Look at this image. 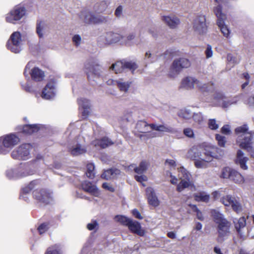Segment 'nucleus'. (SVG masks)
<instances>
[{"instance_id": "9b49d317", "label": "nucleus", "mask_w": 254, "mask_h": 254, "mask_svg": "<svg viewBox=\"0 0 254 254\" xmlns=\"http://www.w3.org/2000/svg\"><path fill=\"white\" fill-rule=\"evenodd\" d=\"M137 67L134 62H117L112 65L110 69L114 70L116 73L122 72L126 69L129 70L133 73Z\"/></svg>"}, {"instance_id": "4c0bfd02", "label": "nucleus", "mask_w": 254, "mask_h": 254, "mask_svg": "<svg viewBox=\"0 0 254 254\" xmlns=\"http://www.w3.org/2000/svg\"><path fill=\"white\" fill-rule=\"evenodd\" d=\"M136 36L135 33H130L127 35L126 37L123 36V39H122L121 44L123 45L131 46L133 44L132 40L134 39Z\"/></svg>"}, {"instance_id": "423d86ee", "label": "nucleus", "mask_w": 254, "mask_h": 254, "mask_svg": "<svg viewBox=\"0 0 254 254\" xmlns=\"http://www.w3.org/2000/svg\"><path fill=\"white\" fill-rule=\"evenodd\" d=\"M26 9L24 7L21 5L14 6L5 16L6 22L16 24L25 14Z\"/></svg>"}, {"instance_id": "bf43d9fd", "label": "nucleus", "mask_w": 254, "mask_h": 254, "mask_svg": "<svg viewBox=\"0 0 254 254\" xmlns=\"http://www.w3.org/2000/svg\"><path fill=\"white\" fill-rule=\"evenodd\" d=\"M98 223L96 221H92L87 225V228L89 230H94L97 229Z\"/></svg>"}, {"instance_id": "f8f14e48", "label": "nucleus", "mask_w": 254, "mask_h": 254, "mask_svg": "<svg viewBox=\"0 0 254 254\" xmlns=\"http://www.w3.org/2000/svg\"><path fill=\"white\" fill-rule=\"evenodd\" d=\"M149 124L143 120L138 121L135 125L134 130L135 135L142 139L145 138H149L148 133L149 130Z\"/></svg>"}, {"instance_id": "cd10ccee", "label": "nucleus", "mask_w": 254, "mask_h": 254, "mask_svg": "<svg viewBox=\"0 0 254 254\" xmlns=\"http://www.w3.org/2000/svg\"><path fill=\"white\" fill-rule=\"evenodd\" d=\"M149 163L146 161H142L139 164L138 166H136L135 164H131L128 166L129 169H133L134 172L138 174H142L146 172Z\"/></svg>"}, {"instance_id": "0e129e2a", "label": "nucleus", "mask_w": 254, "mask_h": 254, "mask_svg": "<svg viewBox=\"0 0 254 254\" xmlns=\"http://www.w3.org/2000/svg\"><path fill=\"white\" fill-rule=\"evenodd\" d=\"M135 179L138 182L142 183L147 180V178L146 176L141 175L140 176H135Z\"/></svg>"}, {"instance_id": "dca6fc26", "label": "nucleus", "mask_w": 254, "mask_h": 254, "mask_svg": "<svg viewBox=\"0 0 254 254\" xmlns=\"http://www.w3.org/2000/svg\"><path fill=\"white\" fill-rule=\"evenodd\" d=\"M193 28L196 34L202 35L207 31L206 17L204 15H199L193 21Z\"/></svg>"}, {"instance_id": "7ed1b4c3", "label": "nucleus", "mask_w": 254, "mask_h": 254, "mask_svg": "<svg viewBox=\"0 0 254 254\" xmlns=\"http://www.w3.org/2000/svg\"><path fill=\"white\" fill-rule=\"evenodd\" d=\"M208 85V84L202 83L194 77L189 76L182 79L179 89L190 90L194 89L196 86L198 89L201 92H206L209 90Z\"/></svg>"}, {"instance_id": "39448f33", "label": "nucleus", "mask_w": 254, "mask_h": 254, "mask_svg": "<svg viewBox=\"0 0 254 254\" xmlns=\"http://www.w3.org/2000/svg\"><path fill=\"white\" fill-rule=\"evenodd\" d=\"M190 66V61L186 58H179L175 60L169 71L168 75L171 78H175L183 68H187Z\"/></svg>"}, {"instance_id": "603ef678", "label": "nucleus", "mask_w": 254, "mask_h": 254, "mask_svg": "<svg viewBox=\"0 0 254 254\" xmlns=\"http://www.w3.org/2000/svg\"><path fill=\"white\" fill-rule=\"evenodd\" d=\"M246 225V219L244 217H241L238 223L236 224V228L237 231L239 232L240 230L242 228H244Z\"/></svg>"}, {"instance_id": "79ce46f5", "label": "nucleus", "mask_w": 254, "mask_h": 254, "mask_svg": "<svg viewBox=\"0 0 254 254\" xmlns=\"http://www.w3.org/2000/svg\"><path fill=\"white\" fill-rule=\"evenodd\" d=\"M240 95H244V97L242 98L241 101L249 107H254V96L248 97L246 94L243 93Z\"/></svg>"}, {"instance_id": "774afa93", "label": "nucleus", "mask_w": 254, "mask_h": 254, "mask_svg": "<svg viewBox=\"0 0 254 254\" xmlns=\"http://www.w3.org/2000/svg\"><path fill=\"white\" fill-rule=\"evenodd\" d=\"M149 130L150 129L155 130L159 131L160 130V125H157L155 124H149Z\"/></svg>"}, {"instance_id": "4be33fe9", "label": "nucleus", "mask_w": 254, "mask_h": 254, "mask_svg": "<svg viewBox=\"0 0 254 254\" xmlns=\"http://www.w3.org/2000/svg\"><path fill=\"white\" fill-rule=\"evenodd\" d=\"M55 95V89L54 83L50 82L48 83L42 93V97L45 99H50L53 98Z\"/></svg>"}, {"instance_id": "58836bf2", "label": "nucleus", "mask_w": 254, "mask_h": 254, "mask_svg": "<svg viewBox=\"0 0 254 254\" xmlns=\"http://www.w3.org/2000/svg\"><path fill=\"white\" fill-rule=\"evenodd\" d=\"M193 113L189 109H184L180 110L178 115L179 117L185 120H189L193 116Z\"/></svg>"}, {"instance_id": "f257e3e1", "label": "nucleus", "mask_w": 254, "mask_h": 254, "mask_svg": "<svg viewBox=\"0 0 254 254\" xmlns=\"http://www.w3.org/2000/svg\"><path fill=\"white\" fill-rule=\"evenodd\" d=\"M248 127L245 125L235 129L237 135V143L242 148L249 151L252 157L254 158V149L252 147V134L248 132Z\"/></svg>"}, {"instance_id": "de8ad7c7", "label": "nucleus", "mask_w": 254, "mask_h": 254, "mask_svg": "<svg viewBox=\"0 0 254 254\" xmlns=\"http://www.w3.org/2000/svg\"><path fill=\"white\" fill-rule=\"evenodd\" d=\"M192 118L194 121L199 125H201L204 121L203 115L200 112L193 113Z\"/></svg>"}, {"instance_id": "69168bd1", "label": "nucleus", "mask_w": 254, "mask_h": 254, "mask_svg": "<svg viewBox=\"0 0 254 254\" xmlns=\"http://www.w3.org/2000/svg\"><path fill=\"white\" fill-rule=\"evenodd\" d=\"M102 187L104 189L108 190L111 192H114L115 190L114 188L111 185H110L109 184L107 183H103L102 185Z\"/></svg>"}, {"instance_id": "f3484780", "label": "nucleus", "mask_w": 254, "mask_h": 254, "mask_svg": "<svg viewBox=\"0 0 254 254\" xmlns=\"http://www.w3.org/2000/svg\"><path fill=\"white\" fill-rule=\"evenodd\" d=\"M33 194L35 199L45 203H49L51 198V194L43 189L35 190Z\"/></svg>"}, {"instance_id": "3c124183", "label": "nucleus", "mask_w": 254, "mask_h": 254, "mask_svg": "<svg viewBox=\"0 0 254 254\" xmlns=\"http://www.w3.org/2000/svg\"><path fill=\"white\" fill-rule=\"evenodd\" d=\"M227 61L228 64L231 66H233L235 64H238L239 61L235 57L233 56L231 54L227 55Z\"/></svg>"}, {"instance_id": "0eeeda50", "label": "nucleus", "mask_w": 254, "mask_h": 254, "mask_svg": "<svg viewBox=\"0 0 254 254\" xmlns=\"http://www.w3.org/2000/svg\"><path fill=\"white\" fill-rule=\"evenodd\" d=\"M7 47L8 50L14 53H19L21 51V34L19 32L15 31L12 33L7 42Z\"/></svg>"}, {"instance_id": "49530a36", "label": "nucleus", "mask_w": 254, "mask_h": 254, "mask_svg": "<svg viewBox=\"0 0 254 254\" xmlns=\"http://www.w3.org/2000/svg\"><path fill=\"white\" fill-rule=\"evenodd\" d=\"M233 170V169H231L229 167L224 168L222 170L220 177L224 179H230V177H231V173H232Z\"/></svg>"}, {"instance_id": "c9c22d12", "label": "nucleus", "mask_w": 254, "mask_h": 254, "mask_svg": "<svg viewBox=\"0 0 254 254\" xmlns=\"http://www.w3.org/2000/svg\"><path fill=\"white\" fill-rule=\"evenodd\" d=\"M205 159L200 158L196 159L194 162V166L196 168L198 169H205L208 167V164L209 163V158H206Z\"/></svg>"}, {"instance_id": "13d9d810", "label": "nucleus", "mask_w": 254, "mask_h": 254, "mask_svg": "<svg viewBox=\"0 0 254 254\" xmlns=\"http://www.w3.org/2000/svg\"><path fill=\"white\" fill-rule=\"evenodd\" d=\"M205 56H206V58L207 59H209V58H210L212 57V56H213V51H212V47L210 45H208L207 46V47H206V50L205 51Z\"/></svg>"}, {"instance_id": "4d7b16f0", "label": "nucleus", "mask_w": 254, "mask_h": 254, "mask_svg": "<svg viewBox=\"0 0 254 254\" xmlns=\"http://www.w3.org/2000/svg\"><path fill=\"white\" fill-rule=\"evenodd\" d=\"M184 134L187 137L190 138H193L194 137V132L193 130L190 128L187 127L184 129L183 131Z\"/></svg>"}, {"instance_id": "f704fd0d", "label": "nucleus", "mask_w": 254, "mask_h": 254, "mask_svg": "<svg viewBox=\"0 0 254 254\" xmlns=\"http://www.w3.org/2000/svg\"><path fill=\"white\" fill-rule=\"evenodd\" d=\"M193 197L197 201L208 202L210 199V195L205 191H199L193 194Z\"/></svg>"}, {"instance_id": "393cba45", "label": "nucleus", "mask_w": 254, "mask_h": 254, "mask_svg": "<svg viewBox=\"0 0 254 254\" xmlns=\"http://www.w3.org/2000/svg\"><path fill=\"white\" fill-rule=\"evenodd\" d=\"M162 20L171 28H175L180 24L179 19L174 15L163 16Z\"/></svg>"}, {"instance_id": "9d476101", "label": "nucleus", "mask_w": 254, "mask_h": 254, "mask_svg": "<svg viewBox=\"0 0 254 254\" xmlns=\"http://www.w3.org/2000/svg\"><path fill=\"white\" fill-rule=\"evenodd\" d=\"M80 18L85 23L87 24H97L107 21L106 17L95 15L87 10H84L81 12Z\"/></svg>"}, {"instance_id": "f03ea898", "label": "nucleus", "mask_w": 254, "mask_h": 254, "mask_svg": "<svg viewBox=\"0 0 254 254\" xmlns=\"http://www.w3.org/2000/svg\"><path fill=\"white\" fill-rule=\"evenodd\" d=\"M211 214L217 225L218 237L222 240L225 239L230 233L231 223L224 218L222 214L215 210H212Z\"/></svg>"}, {"instance_id": "37998d69", "label": "nucleus", "mask_w": 254, "mask_h": 254, "mask_svg": "<svg viewBox=\"0 0 254 254\" xmlns=\"http://www.w3.org/2000/svg\"><path fill=\"white\" fill-rule=\"evenodd\" d=\"M94 165L92 163H89L87 165V172L86 174L87 177L90 179H93L94 177Z\"/></svg>"}, {"instance_id": "7c9ffc66", "label": "nucleus", "mask_w": 254, "mask_h": 254, "mask_svg": "<svg viewBox=\"0 0 254 254\" xmlns=\"http://www.w3.org/2000/svg\"><path fill=\"white\" fill-rule=\"evenodd\" d=\"M32 78L36 81H40L43 80L45 74L44 71L38 67L33 68L30 72Z\"/></svg>"}, {"instance_id": "680f3d73", "label": "nucleus", "mask_w": 254, "mask_h": 254, "mask_svg": "<svg viewBox=\"0 0 254 254\" xmlns=\"http://www.w3.org/2000/svg\"><path fill=\"white\" fill-rule=\"evenodd\" d=\"M108 7L107 3L105 1H102L99 5L98 10L99 12H102L104 11Z\"/></svg>"}, {"instance_id": "a878e982", "label": "nucleus", "mask_w": 254, "mask_h": 254, "mask_svg": "<svg viewBox=\"0 0 254 254\" xmlns=\"http://www.w3.org/2000/svg\"><path fill=\"white\" fill-rule=\"evenodd\" d=\"M248 161V158L244 156V152L241 150H238L237 153L236 163L240 165L241 168L246 170L248 168L246 165Z\"/></svg>"}, {"instance_id": "412c9836", "label": "nucleus", "mask_w": 254, "mask_h": 254, "mask_svg": "<svg viewBox=\"0 0 254 254\" xmlns=\"http://www.w3.org/2000/svg\"><path fill=\"white\" fill-rule=\"evenodd\" d=\"M127 227L131 232L140 236H143L145 234V231L142 229L140 224L136 221L131 219Z\"/></svg>"}, {"instance_id": "c756f323", "label": "nucleus", "mask_w": 254, "mask_h": 254, "mask_svg": "<svg viewBox=\"0 0 254 254\" xmlns=\"http://www.w3.org/2000/svg\"><path fill=\"white\" fill-rule=\"evenodd\" d=\"M36 33L39 38H42L47 32V25L45 22L39 21L36 24Z\"/></svg>"}, {"instance_id": "b1692460", "label": "nucleus", "mask_w": 254, "mask_h": 254, "mask_svg": "<svg viewBox=\"0 0 254 254\" xmlns=\"http://www.w3.org/2000/svg\"><path fill=\"white\" fill-rule=\"evenodd\" d=\"M68 149L71 155L75 156L84 154L87 151L85 146L78 143L69 146Z\"/></svg>"}, {"instance_id": "338daca9", "label": "nucleus", "mask_w": 254, "mask_h": 254, "mask_svg": "<svg viewBox=\"0 0 254 254\" xmlns=\"http://www.w3.org/2000/svg\"><path fill=\"white\" fill-rule=\"evenodd\" d=\"M244 77L246 79V81L242 85V89H244L249 83L250 75L248 73H244L243 74Z\"/></svg>"}, {"instance_id": "6ab92c4d", "label": "nucleus", "mask_w": 254, "mask_h": 254, "mask_svg": "<svg viewBox=\"0 0 254 254\" xmlns=\"http://www.w3.org/2000/svg\"><path fill=\"white\" fill-rule=\"evenodd\" d=\"M217 150L218 149L214 146L207 147L204 149L202 153L199 152V155L197 159H200V158H202L206 160V158H209V162H210L213 158H217L218 157V156L215 153V151Z\"/></svg>"}, {"instance_id": "052dcab7", "label": "nucleus", "mask_w": 254, "mask_h": 254, "mask_svg": "<svg viewBox=\"0 0 254 254\" xmlns=\"http://www.w3.org/2000/svg\"><path fill=\"white\" fill-rule=\"evenodd\" d=\"M221 132L225 134H230L231 133V129L229 125H224L222 128H221Z\"/></svg>"}, {"instance_id": "c03bdc74", "label": "nucleus", "mask_w": 254, "mask_h": 254, "mask_svg": "<svg viewBox=\"0 0 254 254\" xmlns=\"http://www.w3.org/2000/svg\"><path fill=\"white\" fill-rule=\"evenodd\" d=\"M60 247L58 245H55L49 247L45 254H60Z\"/></svg>"}, {"instance_id": "bb28decb", "label": "nucleus", "mask_w": 254, "mask_h": 254, "mask_svg": "<svg viewBox=\"0 0 254 254\" xmlns=\"http://www.w3.org/2000/svg\"><path fill=\"white\" fill-rule=\"evenodd\" d=\"M78 103L79 109L82 110V116L84 117H86L89 113V108L90 107V101L86 99L80 98L78 100Z\"/></svg>"}, {"instance_id": "aec40b11", "label": "nucleus", "mask_w": 254, "mask_h": 254, "mask_svg": "<svg viewBox=\"0 0 254 254\" xmlns=\"http://www.w3.org/2000/svg\"><path fill=\"white\" fill-rule=\"evenodd\" d=\"M82 189L93 195L98 197L100 195V191L97 187L88 181H84L81 184Z\"/></svg>"}, {"instance_id": "e433bc0d", "label": "nucleus", "mask_w": 254, "mask_h": 254, "mask_svg": "<svg viewBox=\"0 0 254 254\" xmlns=\"http://www.w3.org/2000/svg\"><path fill=\"white\" fill-rule=\"evenodd\" d=\"M231 173V177L230 179V180L238 184H242L244 182V178L239 172L233 170Z\"/></svg>"}, {"instance_id": "2eb2a0df", "label": "nucleus", "mask_w": 254, "mask_h": 254, "mask_svg": "<svg viewBox=\"0 0 254 254\" xmlns=\"http://www.w3.org/2000/svg\"><path fill=\"white\" fill-rule=\"evenodd\" d=\"M244 97V95H238L232 98H227L219 94L215 97V99L218 101L220 106L223 108H227L231 105L238 103Z\"/></svg>"}, {"instance_id": "e2e57ef3", "label": "nucleus", "mask_w": 254, "mask_h": 254, "mask_svg": "<svg viewBox=\"0 0 254 254\" xmlns=\"http://www.w3.org/2000/svg\"><path fill=\"white\" fill-rule=\"evenodd\" d=\"M48 229V225L46 224H42L38 227V231L40 234L45 233Z\"/></svg>"}, {"instance_id": "20e7f679", "label": "nucleus", "mask_w": 254, "mask_h": 254, "mask_svg": "<svg viewBox=\"0 0 254 254\" xmlns=\"http://www.w3.org/2000/svg\"><path fill=\"white\" fill-rule=\"evenodd\" d=\"M20 141L15 134L10 133L0 137V154H6Z\"/></svg>"}, {"instance_id": "72a5a7b5", "label": "nucleus", "mask_w": 254, "mask_h": 254, "mask_svg": "<svg viewBox=\"0 0 254 254\" xmlns=\"http://www.w3.org/2000/svg\"><path fill=\"white\" fill-rule=\"evenodd\" d=\"M120 171L117 169H111L105 171L101 175V177L104 179L108 180L114 178L120 174Z\"/></svg>"}, {"instance_id": "4468645a", "label": "nucleus", "mask_w": 254, "mask_h": 254, "mask_svg": "<svg viewBox=\"0 0 254 254\" xmlns=\"http://www.w3.org/2000/svg\"><path fill=\"white\" fill-rule=\"evenodd\" d=\"M221 202L225 206H231L233 210L237 213L242 211V206L239 199L230 195H227L221 198Z\"/></svg>"}, {"instance_id": "2f4dec72", "label": "nucleus", "mask_w": 254, "mask_h": 254, "mask_svg": "<svg viewBox=\"0 0 254 254\" xmlns=\"http://www.w3.org/2000/svg\"><path fill=\"white\" fill-rule=\"evenodd\" d=\"M93 144L104 148L114 144V142L108 137H103L100 140H95L93 141Z\"/></svg>"}, {"instance_id": "ea45409f", "label": "nucleus", "mask_w": 254, "mask_h": 254, "mask_svg": "<svg viewBox=\"0 0 254 254\" xmlns=\"http://www.w3.org/2000/svg\"><path fill=\"white\" fill-rule=\"evenodd\" d=\"M39 128V127L37 125H26L23 127V132L27 134H31L37 132Z\"/></svg>"}, {"instance_id": "5701e85b", "label": "nucleus", "mask_w": 254, "mask_h": 254, "mask_svg": "<svg viewBox=\"0 0 254 254\" xmlns=\"http://www.w3.org/2000/svg\"><path fill=\"white\" fill-rule=\"evenodd\" d=\"M146 193L149 204L154 207L158 206L159 205L160 201L154 190L151 187L147 188L146 189Z\"/></svg>"}, {"instance_id": "1a4fd4ad", "label": "nucleus", "mask_w": 254, "mask_h": 254, "mask_svg": "<svg viewBox=\"0 0 254 254\" xmlns=\"http://www.w3.org/2000/svg\"><path fill=\"white\" fill-rule=\"evenodd\" d=\"M31 148L32 147L29 144H21L12 151L11 156L14 159H28Z\"/></svg>"}, {"instance_id": "c85d7f7f", "label": "nucleus", "mask_w": 254, "mask_h": 254, "mask_svg": "<svg viewBox=\"0 0 254 254\" xmlns=\"http://www.w3.org/2000/svg\"><path fill=\"white\" fill-rule=\"evenodd\" d=\"M108 84H111L112 82H114V84H117L119 88L121 91L124 92H127L131 84L130 82L125 81L123 79H119V80L113 81L109 80L108 81Z\"/></svg>"}, {"instance_id": "6e6552de", "label": "nucleus", "mask_w": 254, "mask_h": 254, "mask_svg": "<svg viewBox=\"0 0 254 254\" xmlns=\"http://www.w3.org/2000/svg\"><path fill=\"white\" fill-rule=\"evenodd\" d=\"M178 177L181 180V182L177 186V190L178 191H182L185 189L188 188L192 185V182L191 181V175L184 167L179 168Z\"/></svg>"}, {"instance_id": "5fc2aeb1", "label": "nucleus", "mask_w": 254, "mask_h": 254, "mask_svg": "<svg viewBox=\"0 0 254 254\" xmlns=\"http://www.w3.org/2000/svg\"><path fill=\"white\" fill-rule=\"evenodd\" d=\"M192 210L196 213L197 218L200 220H203V217L202 216L201 212L197 208L195 205H190Z\"/></svg>"}, {"instance_id": "a211bd4d", "label": "nucleus", "mask_w": 254, "mask_h": 254, "mask_svg": "<svg viewBox=\"0 0 254 254\" xmlns=\"http://www.w3.org/2000/svg\"><path fill=\"white\" fill-rule=\"evenodd\" d=\"M105 44H112L120 42L121 43L122 39H123V36L117 33L109 32L102 37Z\"/></svg>"}, {"instance_id": "864d4df0", "label": "nucleus", "mask_w": 254, "mask_h": 254, "mask_svg": "<svg viewBox=\"0 0 254 254\" xmlns=\"http://www.w3.org/2000/svg\"><path fill=\"white\" fill-rule=\"evenodd\" d=\"M208 127L212 130H215L219 127V125L215 119H210L208 122Z\"/></svg>"}, {"instance_id": "a18cd8bd", "label": "nucleus", "mask_w": 254, "mask_h": 254, "mask_svg": "<svg viewBox=\"0 0 254 254\" xmlns=\"http://www.w3.org/2000/svg\"><path fill=\"white\" fill-rule=\"evenodd\" d=\"M159 131L168 132L172 134H175L177 132L176 129L164 125H160V130Z\"/></svg>"}, {"instance_id": "09e8293b", "label": "nucleus", "mask_w": 254, "mask_h": 254, "mask_svg": "<svg viewBox=\"0 0 254 254\" xmlns=\"http://www.w3.org/2000/svg\"><path fill=\"white\" fill-rule=\"evenodd\" d=\"M116 219L118 222L127 226L128 223H129L131 220V219L130 218L122 215L117 216L116 217Z\"/></svg>"}, {"instance_id": "a19ab883", "label": "nucleus", "mask_w": 254, "mask_h": 254, "mask_svg": "<svg viewBox=\"0 0 254 254\" xmlns=\"http://www.w3.org/2000/svg\"><path fill=\"white\" fill-rule=\"evenodd\" d=\"M199 151L195 147H192L190 149L187 153V157L195 161L198 156Z\"/></svg>"}, {"instance_id": "6e6d98bb", "label": "nucleus", "mask_w": 254, "mask_h": 254, "mask_svg": "<svg viewBox=\"0 0 254 254\" xmlns=\"http://www.w3.org/2000/svg\"><path fill=\"white\" fill-rule=\"evenodd\" d=\"M72 42L73 44L76 46H79L82 42V39L80 35H75L73 36L72 38Z\"/></svg>"}, {"instance_id": "8fccbe9b", "label": "nucleus", "mask_w": 254, "mask_h": 254, "mask_svg": "<svg viewBox=\"0 0 254 254\" xmlns=\"http://www.w3.org/2000/svg\"><path fill=\"white\" fill-rule=\"evenodd\" d=\"M216 139L218 142V145L221 147H224L226 142V138L220 134H216Z\"/></svg>"}, {"instance_id": "473e14b6", "label": "nucleus", "mask_w": 254, "mask_h": 254, "mask_svg": "<svg viewBox=\"0 0 254 254\" xmlns=\"http://www.w3.org/2000/svg\"><path fill=\"white\" fill-rule=\"evenodd\" d=\"M38 183V181L37 180H34L31 181L27 186L23 188L21 190V194L19 196L20 198L24 199L26 200V199L23 196V195L28 193L36 185H37Z\"/></svg>"}, {"instance_id": "ddd939ff", "label": "nucleus", "mask_w": 254, "mask_h": 254, "mask_svg": "<svg viewBox=\"0 0 254 254\" xmlns=\"http://www.w3.org/2000/svg\"><path fill=\"white\" fill-rule=\"evenodd\" d=\"M214 11L218 18L217 25L220 29L222 33L225 37H228L229 35L230 31L226 25L224 24V20L225 15L222 12V7L220 5H218L214 9Z\"/></svg>"}]
</instances>
